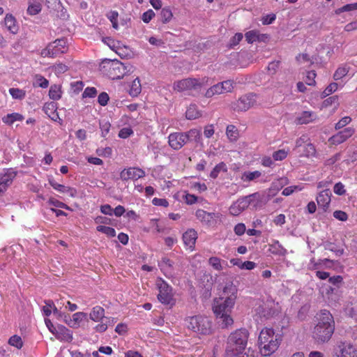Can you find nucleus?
Here are the masks:
<instances>
[{"label":"nucleus","instance_id":"obj_1","mask_svg":"<svg viewBox=\"0 0 357 357\" xmlns=\"http://www.w3.org/2000/svg\"><path fill=\"white\" fill-rule=\"evenodd\" d=\"M237 291L232 282L227 283L221 296L213 301V311L222 328H228L234 323L231 312L237 298Z\"/></svg>","mask_w":357,"mask_h":357},{"label":"nucleus","instance_id":"obj_2","mask_svg":"<svg viewBox=\"0 0 357 357\" xmlns=\"http://www.w3.org/2000/svg\"><path fill=\"white\" fill-rule=\"evenodd\" d=\"M317 324L314 326L312 335L318 343L328 342L335 331V321L333 315L326 310H321L316 316Z\"/></svg>","mask_w":357,"mask_h":357},{"label":"nucleus","instance_id":"obj_3","mask_svg":"<svg viewBox=\"0 0 357 357\" xmlns=\"http://www.w3.org/2000/svg\"><path fill=\"white\" fill-rule=\"evenodd\" d=\"M281 336L271 328H263L259 335V349L264 356H270L278 349Z\"/></svg>","mask_w":357,"mask_h":357},{"label":"nucleus","instance_id":"obj_4","mask_svg":"<svg viewBox=\"0 0 357 357\" xmlns=\"http://www.w3.org/2000/svg\"><path fill=\"white\" fill-rule=\"evenodd\" d=\"M249 333L246 329H239L229 336L227 347V355L233 356L243 350L248 342Z\"/></svg>","mask_w":357,"mask_h":357},{"label":"nucleus","instance_id":"obj_5","mask_svg":"<svg viewBox=\"0 0 357 357\" xmlns=\"http://www.w3.org/2000/svg\"><path fill=\"white\" fill-rule=\"evenodd\" d=\"M260 201L259 193H253L250 195L241 197L233 202L229 208L230 215L237 216L244 211L249 206L257 208Z\"/></svg>","mask_w":357,"mask_h":357},{"label":"nucleus","instance_id":"obj_6","mask_svg":"<svg viewBox=\"0 0 357 357\" xmlns=\"http://www.w3.org/2000/svg\"><path fill=\"white\" fill-rule=\"evenodd\" d=\"M109 65V76L113 79H119L123 77L126 74L133 73L134 67L129 63H123L117 59H106Z\"/></svg>","mask_w":357,"mask_h":357},{"label":"nucleus","instance_id":"obj_7","mask_svg":"<svg viewBox=\"0 0 357 357\" xmlns=\"http://www.w3.org/2000/svg\"><path fill=\"white\" fill-rule=\"evenodd\" d=\"M188 328L201 334H208L211 332V323L209 319L202 316H195L185 319Z\"/></svg>","mask_w":357,"mask_h":357},{"label":"nucleus","instance_id":"obj_8","mask_svg":"<svg viewBox=\"0 0 357 357\" xmlns=\"http://www.w3.org/2000/svg\"><path fill=\"white\" fill-rule=\"evenodd\" d=\"M207 82L206 78H187L174 83V89L179 92L198 90Z\"/></svg>","mask_w":357,"mask_h":357},{"label":"nucleus","instance_id":"obj_9","mask_svg":"<svg viewBox=\"0 0 357 357\" xmlns=\"http://www.w3.org/2000/svg\"><path fill=\"white\" fill-rule=\"evenodd\" d=\"M156 286L159 291L158 294L159 301L165 305H173L175 301L173 298L172 288L161 278L157 280Z\"/></svg>","mask_w":357,"mask_h":357},{"label":"nucleus","instance_id":"obj_10","mask_svg":"<svg viewBox=\"0 0 357 357\" xmlns=\"http://www.w3.org/2000/svg\"><path fill=\"white\" fill-rule=\"evenodd\" d=\"M67 41L66 39H58L50 43L45 49L41 50L43 57H55L59 54L67 51Z\"/></svg>","mask_w":357,"mask_h":357},{"label":"nucleus","instance_id":"obj_11","mask_svg":"<svg viewBox=\"0 0 357 357\" xmlns=\"http://www.w3.org/2000/svg\"><path fill=\"white\" fill-rule=\"evenodd\" d=\"M274 305L273 301H258L255 307V316L265 319L271 317L275 313Z\"/></svg>","mask_w":357,"mask_h":357},{"label":"nucleus","instance_id":"obj_12","mask_svg":"<svg viewBox=\"0 0 357 357\" xmlns=\"http://www.w3.org/2000/svg\"><path fill=\"white\" fill-rule=\"evenodd\" d=\"M257 101V96L253 93L247 94L241 96L239 99L234 102L231 107L234 110L238 112H245L252 107Z\"/></svg>","mask_w":357,"mask_h":357},{"label":"nucleus","instance_id":"obj_13","mask_svg":"<svg viewBox=\"0 0 357 357\" xmlns=\"http://www.w3.org/2000/svg\"><path fill=\"white\" fill-rule=\"evenodd\" d=\"M16 173L13 169L0 170V197H1L11 185Z\"/></svg>","mask_w":357,"mask_h":357},{"label":"nucleus","instance_id":"obj_14","mask_svg":"<svg viewBox=\"0 0 357 357\" xmlns=\"http://www.w3.org/2000/svg\"><path fill=\"white\" fill-rule=\"evenodd\" d=\"M233 88L234 82L231 80H226L215 84L209 88L206 91L205 96L207 98H211L215 95H220L225 93L231 92Z\"/></svg>","mask_w":357,"mask_h":357},{"label":"nucleus","instance_id":"obj_15","mask_svg":"<svg viewBox=\"0 0 357 357\" xmlns=\"http://www.w3.org/2000/svg\"><path fill=\"white\" fill-rule=\"evenodd\" d=\"M337 357H357V348L349 342H341L335 351Z\"/></svg>","mask_w":357,"mask_h":357},{"label":"nucleus","instance_id":"obj_16","mask_svg":"<svg viewBox=\"0 0 357 357\" xmlns=\"http://www.w3.org/2000/svg\"><path fill=\"white\" fill-rule=\"evenodd\" d=\"M145 176V172L140 168L130 167L124 169L120 174V177L123 181L137 180Z\"/></svg>","mask_w":357,"mask_h":357},{"label":"nucleus","instance_id":"obj_17","mask_svg":"<svg viewBox=\"0 0 357 357\" xmlns=\"http://www.w3.org/2000/svg\"><path fill=\"white\" fill-rule=\"evenodd\" d=\"M186 137L183 132H174L169 136V144L174 150H178L186 144Z\"/></svg>","mask_w":357,"mask_h":357},{"label":"nucleus","instance_id":"obj_18","mask_svg":"<svg viewBox=\"0 0 357 357\" xmlns=\"http://www.w3.org/2000/svg\"><path fill=\"white\" fill-rule=\"evenodd\" d=\"M354 132L355 130L353 128H346L331 137L330 140L332 144H340L351 137L354 135Z\"/></svg>","mask_w":357,"mask_h":357},{"label":"nucleus","instance_id":"obj_19","mask_svg":"<svg viewBox=\"0 0 357 357\" xmlns=\"http://www.w3.org/2000/svg\"><path fill=\"white\" fill-rule=\"evenodd\" d=\"M197 239V233L194 229H188L183 234V241L185 246L192 251L195 249V243Z\"/></svg>","mask_w":357,"mask_h":357},{"label":"nucleus","instance_id":"obj_20","mask_svg":"<svg viewBox=\"0 0 357 357\" xmlns=\"http://www.w3.org/2000/svg\"><path fill=\"white\" fill-rule=\"evenodd\" d=\"M3 25L6 30L13 35L17 34L19 31V24L16 18L12 14L8 13L6 15Z\"/></svg>","mask_w":357,"mask_h":357},{"label":"nucleus","instance_id":"obj_21","mask_svg":"<svg viewBox=\"0 0 357 357\" xmlns=\"http://www.w3.org/2000/svg\"><path fill=\"white\" fill-rule=\"evenodd\" d=\"M54 335L56 339L63 342H70L73 340V333L71 331L63 325L56 326V331Z\"/></svg>","mask_w":357,"mask_h":357},{"label":"nucleus","instance_id":"obj_22","mask_svg":"<svg viewBox=\"0 0 357 357\" xmlns=\"http://www.w3.org/2000/svg\"><path fill=\"white\" fill-rule=\"evenodd\" d=\"M49 183L56 191L61 193H67L71 197H75L77 195V191L75 188L65 186L62 184L56 183L52 177L49 178Z\"/></svg>","mask_w":357,"mask_h":357},{"label":"nucleus","instance_id":"obj_23","mask_svg":"<svg viewBox=\"0 0 357 357\" xmlns=\"http://www.w3.org/2000/svg\"><path fill=\"white\" fill-rule=\"evenodd\" d=\"M331 192L329 190H322L317 197V202L319 207L326 211L331 203Z\"/></svg>","mask_w":357,"mask_h":357},{"label":"nucleus","instance_id":"obj_24","mask_svg":"<svg viewBox=\"0 0 357 357\" xmlns=\"http://www.w3.org/2000/svg\"><path fill=\"white\" fill-rule=\"evenodd\" d=\"M272 88L276 93L287 94L290 91L291 84L289 81L281 78L274 84H273Z\"/></svg>","mask_w":357,"mask_h":357},{"label":"nucleus","instance_id":"obj_25","mask_svg":"<svg viewBox=\"0 0 357 357\" xmlns=\"http://www.w3.org/2000/svg\"><path fill=\"white\" fill-rule=\"evenodd\" d=\"M86 313L82 312H75L73 314L71 319H68L67 325L70 328H77L79 327L82 321L86 318Z\"/></svg>","mask_w":357,"mask_h":357},{"label":"nucleus","instance_id":"obj_26","mask_svg":"<svg viewBox=\"0 0 357 357\" xmlns=\"http://www.w3.org/2000/svg\"><path fill=\"white\" fill-rule=\"evenodd\" d=\"M317 119V114L310 111H304L296 118V122L298 124H307L314 121Z\"/></svg>","mask_w":357,"mask_h":357},{"label":"nucleus","instance_id":"obj_27","mask_svg":"<svg viewBox=\"0 0 357 357\" xmlns=\"http://www.w3.org/2000/svg\"><path fill=\"white\" fill-rule=\"evenodd\" d=\"M89 318L95 322L102 321L105 318L104 308L99 305L93 307L89 314Z\"/></svg>","mask_w":357,"mask_h":357},{"label":"nucleus","instance_id":"obj_28","mask_svg":"<svg viewBox=\"0 0 357 357\" xmlns=\"http://www.w3.org/2000/svg\"><path fill=\"white\" fill-rule=\"evenodd\" d=\"M195 215L199 221L206 225H209L215 218L214 213L206 212L202 209H198L195 213Z\"/></svg>","mask_w":357,"mask_h":357},{"label":"nucleus","instance_id":"obj_29","mask_svg":"<svg viewBox=\"0 0 357 357\" xmlns=\"http://www.w3.org/2000/svg\"><path fill=\"white\" fill-rule=\"evenodd\" d=\"M42 10V4L40 0H30L27 8V13L30 15H36Z\"/></svg>","mask_w":357,"mask_h":357},{"label":"nucleus","instance_id":"obj_30","mask_svg":"<svg viewBox=\"0 0 357 357\" xmlns=\"http://www.w3.org/2000/svg\"><path fill=\"white\" fill-rule=\"evenodd\" d=\"M245 36L246 41L248 43H252L256 41H263L265 38H267L266 35L259 34L258 31L253 30L248 31Z\"/></svg>","mask_w":357,"mask_h":357},{"label":"nucleus","instance_id":"obj_31","mask_svg":"<svg viewBox=\"0 0 357 357\" xmlns=\"http://www.w3.org/2000/svg\"><path fill=\"white\" fill-rule=\"evenodd\" d=\"M208 264L214 270L221 271L224 269L225 266L227 265V262L217 257H212L208 259Z\"/></svg>","mask_w":357,"mask_h":357},{"label":"nucleus","instance_id":"obj_32","mask_svg":"<svg viewBox=\"0 0 357 357\" xmlns=\"http://www.w3.org/2000/svg\"><path fill=\"white\" fill-rule=\"evenodd\" d=\"M261 176V172L259 171L254 172H244L241 176V179L244 182L254 181L258 179Z\"/></svg>","mask_w":357,"mask_h":357},{"label":"nucleus","instance_id":"obj_33","mask_svg":"<svg viewBox=\"0 0 357 357\" xmlns=\"http://www.w3.org/2000/svg\"><path fill=\"white\" fill-rule=\"evenodd\" d=\"M142 91V85L140 80L138 77L135 79L130 86L129 89V94L132 97L137 96Z\"/></svg>","mask_w":357,"mask_h":357},{"label":"nucleus","instance_id":"obj_34","mask_svg":"<svg viewBox=\"0 0 357 357\" xmlns=\"http://www.w3.org/2000/svg\"><path fill=\"white\" fill-rule=\"evenodd\" d=\"M24 116L19 113H11L2 118V121L8 125H12L15 121H22Z\"/></svg>","mask_w":357,"mask_h":357},{"label":"nucleus","instance_id":"obj_35","mask_svg":"<svg viewBox=\"0 0 357 357\" xmlns=\"http://www.w3.org/2000/svg\"><path fill=\"white\" fill-rule=\"evenodd\" d=\"M226 135L228 139L233 142L238 139L239 137V132L236 126L234 125H229L226 128Z\"/></svg>","mask_w":357,"mask_h":357},{"label":"nucleus","instance_id":"obj_36","mask_svg":"<svg viewBox=\"0 0 357 357\" xmlns=\"http://www.w3.org/2000/svg\"><path fill=\"white\" fill-rule=\"evenodd\" d=\"M183 133L186 137V142L188 141L199 142L201 137L200 130L196 128L191 129L188 132Z\"/></svg>","mask_w":357,"mask_h":357},{"label":"nucleus","instance_id":"obj_37","mask_svg":"<svg viewBox=\"0 0 357 357\" xmlns=\"http://www.w3.org/2000/svg\"><path fill=\"white\" fill-rule=\"evenodd\" d=\"M185 116L188 119H196L201 116V112L198 110L195 105H190L187 109Z\"/></svg>","mask_w":357,"mask_h":357},{"label":"nucleus","instance_id":"obj_38","mask_svg":"<svg viewBox=\"0 0 357 357\" xmlns=\"http://www.w3.org/2000/svg\"><path fill=\"white\" fill-rule=\"evenodd\" d=\"M61 89L59 85H52L49 91V96L54 100H59L61 97Z\"/></svg>","mask_w":357,"mask_h":357},{"label":"nucleus","instance_id":"obj_39","mask_svg":"<svg viewBox=\"0 0 357 357\" xmlns=\"http://www.w3.org/2000/svg\"><path fill=\"white\" fill-rule=\"evenodd\" d=\"M33 84L34 86L46 89L48 87L49 81L41 75L37 74L34 76V82Z\"/></svg>","mask_w":357,"mask_h":357},{"label":"nucleus","instance_id":"obj_40","mask_svg":"<svg viewBox=\"0 0 357 357\" xmlns=\"http://www.w3.org/2000/svg\"><path fill=\"white\" fill-rule=\"evenodd\" d=\"M9 93L13 99L22 100L26 96V91L18 88L9 89Z\"/></svg>","mask_w":357,"mask_h":357},{"label":"nucleus","instance_id":"obj_41","mask_svg":"<svg viewBox=\"0 0 357 357\" xmlns=\"http://www.w3.org/2000/svg\"><path fill=\"white\" fill-rule=\"evenodd\" d=\"M227 171V167L226 164L224 162H220L211 172L210 176L213 178H215L218 176L220 172H226Z\"/></svg>","mask_w":357,"mask_h":357},{"label":"nucleus","instance_id":"obj_42","mask_svg":"<svg viewBox=\"0 0 357 357\" xmlns=\"http://www.w3.org/2000/svg\"><path fill=\"white\" fill-rule=\"evenodd\" d=\"M173 14L172 10L168 8H163L160 12V17L162 23H168L172 18Z\"/></svg>","mask_w":357,"mask_h":357},{"label":"nucleus","instance_id":"obj_43","mask_svg":"<svg viewBox=\"0 0 357 357\" xmlns=\"http://www.w3.org/2000/svg\"><path fill=\"white\" fill-rule=\"evenodd\" d=\"M349 73V68L346 66H341V67H339L335 74H334V79L335 80H339V79H342L343 77H344L345 76L347 75Z\"/></svg>","mask_w":357,"mask_h":357},{"label":"nucleus","instance_id":"obj_44","mask_svg":"<svg viewBox=\"0 0 357 357\" xmlns=\"http://www.w3.org/2000/svg\"><path fill=\"white\" fill-rule=\"evenodd\" d=\"M96 229L97 231L105 234L108 237H114L116 236V231L112 227L99 225L96 227Z\"/></svg>","mask_w":357,"mask_h":357},{"label":"nucleus","instance_id":"obj_45","mask_svg":"<svg viewBox=\"0 0 357 357\" xmlns=\"http://www.w3.org/2000/svg\"><path fill=\"white\" fill-rule=\"evenodd\" d=\"M51 69L57 76H59L68 70V66L63 63H59L52 66Z\"/></svg>","mask_w":357,"mask_h":357},{"label":"nucleus","instance_id":"obj_46","mask_svg":"<svg viewBox=\"0 0 357 357\" xmlns=\"http://www.w3.org/2000/svg\"><path fill=\"white\" fill-rule=\"evenodd\" d=\"M8 344L17 349H21L22 347L23 346V342L21 337L16 335H13L9 338Z\"/></svg>","mask_w":357,"mask_h":357},{"label":"nucleus","instance_id":"obj_47","mask_svg":"<svg viewBox=\"0 0 357 357\" xmlns=\"http://www.w3.org/2000/svg\"><path fill=\"white\" fill-rule=\"evenodd\" d=\"M288 155V151L284 149H280L277 151H275L273 153V158L275 161H280L287 158Z\"/></svg>","mask_w":357,"mask_h":357},{"label":"nucleus","instance_id":"obj_48","mask_svg":"<svg viewBox=\"0 0 357 357\" xmlns=\"http://www.w3.org/2000/svg\"><path fill=\"white\" fill-rule=\"evenodd\" d=\"M315 153V149L311 143H307L304 146V150L301 153V155L309 157L313 155Z\"/></svg>","mask_w":357,"mask_h":357},{"label":"nucleus","instance_id":"obj_49","mask_svg":"<svg viewBox=\"0 0 357 357\" xmlns=\"http://www.w3.org/2000/svg\"><path fill=\"white\" fill-rule=\"evenodd\" d=\"M110 127V123L107 121H102L100 122V128L101 130L102 137H106V135L109 133Z\"/></svg>","mask_w":357,"mask_h":357},{"label":"nucleus","instance_id":"obj_50","mask_svg":"<svg viewBox=\"0 0 357 357\" xmlns=\"http://www.w3.org/2000/svg\"><path fill=\"white\" fill-rule=\"evenodd\" d=\"M303 187L300 186V185H291V186H289V187H287L285 188L282 194L284 196H289L290 195H291L295 191H301L303 190Z\"/></svg>","mask_w":357,"mask_h":357},{"label":"nucleus","instance_id":"obj_51","mask_svg":"<svg viewBox=\"0 0 357 357\" xmlns=\"http://www.w3.org/2000/svg\"><path fill=\"white\" fill-rule=\"evenodd\" d=\"M54 304L52 301H48L45 302V305L43 307V314L48 317L51 314V313L53 312Z\"/></svg>","mask_w":357,"mask_h":357},{"label":"nucleus","instance_id":"obj_52","mask_svg":"<svg viewBox=\"0 0 357 357\" xmlns=\"http://www.w3.org/2000/svg\"><path fill=\"white\" fill-rule=\"evenodd\" d=\"M243 34L241 33H236L229 40V47H234L236 46L239 42L243 39Z\"/></svg>","mask_w":357,"mask_h":357},{"label":"nucleus","instance_id":"obj_53","mask_svg":"<svg viewBox=\"0 0 357 357\" xmlns=\"http://www.w3.org/2000/svg\"><path fill=\"white\" fill-rule=\"evenodd\" d=\"M351 121V118L349 116H344L336 124H335V129L340 130L347 125H348Z\"/></svg>","mask_w":357,"mask_h":357},{"label":"nucleus","instance_id":"obj_54","mask_svg":"<svg viewBox=\"0 0 357 357\" xmlns=\"http://www.w3.org/2000/svg\"><path fill=\"white\" fill-rule=\"evenodd\" d=\"M48 203L50 205H52V206H54L55 207H57V208H65V209H67V210L70 209V207L68 206H67L65 203H63L62 202H60V201H59L57 199H53V198L50 199L49 201H48Z\"/></svg>","mask_w":357,"mask_h":357},{"label":"nucleus","instance_id":"obj_55","mask_svg":"<svg viewBox=\"0 0 357 357\" xmlns=\"http://www.w3.org/2000/svg\"><path fill=\"white\" fill-rule=\"evenodd\" d=\"M190 188L195 190L199 192H204L207 190V186L204 183H198V182L192 183L190 185Z\"/></svg>","mask_w":357,"mask_h":357},{"label":"nucleus","instance_id":"obj_56","mask_svg":"<svg viewBox=\"0 0 357 357\" xmlns=\"http://www.w3.org/2000/svg\"><path fill=\"white\" fill-rule=\"evenodd\" d=\"M155 16V13L149 9L142 14V20L144 23H149Z\"/></svg>","mask_w":357,"mask_h":357},{"label":"nucleus","instance_id":"obj_57","mask_svg":"<svg viewBox=\"0 0 357 357\" xmlns=\"http://www.w3.org/2000/svg\"><path fill=\"white\" fill-rule=\"evenodd\" d=\"M97 93V90L94 87H87L82 93L83 98H93Z\"/></svg>","mask_w":357,"mask_h":357},{"label":"nucleus","instance_id":"obj_58","mask_svg":"<svg viewBox=\"0 0 357 357\" xmlns=\"http://www.w3.org/2000/svg\"><path fill=\"white\" fill-rule=\"evenodd\" d=\"M357 10V3L347 4L344 6L338 9L337 12L340 13L349 12V11H351V10Z\"/></svg>","mask_w":357,"mask_h":357},{"label":"nucleus","instance_id":"obj_59","mask_svg":"<svg viewBox=\"0 0 357 357\" xmlns=\"http://www.w3.org/2000/svg\"><path fill=\"white\" fill-rule=\"evenodd\" d=\"M338 85L337 83H331L330 84L326 89L324 91V96H329L332 93L336 91L337 90Z\"/></svg>","mask_w":357,"mask_h":357},{"label":"nucleus","instance_id":"obj_60","mask_svg":"<svg viewBox=\"0 0 357 357\" xmlns=\"http://www.w3.org/2000/svg\"><path fill=\"white\" fill-rule=\"evenodd\" d=\"M308 141H309V138H308L307 135H302L301 137H299L296 140V148L299 149L302 146H304L307 143H308L307 142Z\"/></svg>","mask_w":357,"mask_h":357},{"label":"nucleus","instance_id":"obj_61","mask_svg":"<svg viewBox=\"0 0 357 357\" xmlns=\"http://www.w3.org/2000/svg\"><path fill=\"white\" fill-rule=\"evenodd\" d=\"M215 132L214 126L212 124L207 125L204 128V135L206 138L211 137Z\"/></svg>","mask_w":357,"mask_h":357},{"label":"nucleus","instance_id":"obj_62","mask_svg":"<svg viewBox=\"0 0 357 357\" xmlns=\"http://www.w3.org/2000/svg\"><path fill=\"white\" fill-rule=\"evenodd\" d=\"M333 217L340 221H346L348 219V215L342 211H334Z\"/></svg>","mask_w":357,"mask_h":357},{"label":"nucleus","instance_id":"obj_63","mask_svg":"<svg viewBox=\"0 0 357 357\" xmlns=\"http://www.w3.org/2000/svg\"><path fill=\"white\" fill-rule=\"evenodd\" d=\"M133 133L130 128H123L119 132V137L123 139H126Z\"/></svg>","mask_w":357,"mask_h":357},{"label":"nucleus","instance_id":"obj_64","mask_svg":"<svg viewBox=\"0 0 357 357\" xmlns=\"http://www.w3.org/2000/svg\"><path fill=\"white\" fill-rule=\"evenodd\" d=\"M107 322H106V321L104 319L102 321H100V324L95 326L94 330L98 333H103L107 329Z\"/></svg>","mask_w":357,"mask_h":357}]
</instances>
